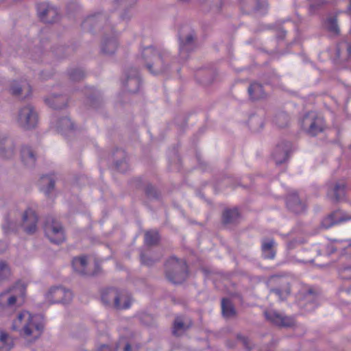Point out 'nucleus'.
Masks as SVG:
<instances>
[{"instance_id": "obj_37", "label": "nucleus", "mask_w": 351, "mask_h": 351, "mask_svg": "<svg viewBox=\"0 0 351 351\" xmlns=\"http://www.w3.org/2000/svg\"><path fill=\"white\" fill-rule=\"evenodd\" d=\"M159 240V235L156 231H149L145 233V241L147 245H154Z\"/></svg>"}, {"instance_id": "obj_16", "label": "nucleus", "mask_w": 351, "mask_h": 351, "mask_svg": "<svg viewBox=\"0 0 351 351\" xmlns=\"http://www.w3.org/2000/svg\"><path fill=\"white\" fill-rule=\"evenodd\" d=\"M14 144L11 139H0V156L1 157L10 158L14 155Z\"/></svg>"}, {"instance_id": "obj_10", "label": "nucleus", "mask_w": 351, "mask_h": 351, "mask_svg": "<svg viewBox=\"0 0 351 351\" xmlns=\"http://www.w3.org/2000/svg\"><path fill=\"white\" fill-rule=\"evenodd\" d=\"M38 217L32 208H27L22 215L21 226L24 231L29 234H34L37 230Z\"/></svg>"}, {"instance_id": "obj_14", "label": "nucleus", "mask_w": 351, "mask_h": 351, "mask_svg": "<svg viewBox=\"0 0 351 351\" xmlns=\"http://www.w3.org/2000/svg\"><path fill=\"white\" fill-rule=\"evenodd\" d=\"M271 280L277 282L280 285V287L278 289H274L271 290V292L276 293L280 300H283L290 294V288L287 280L285 278H280L277 276H272Z\"/></svg>"}, {"instance_id": "obj_9", "label": "nucleus", "mask_w": 351, "mask_h": 351, "mask_svg": "<svg viewBox=\"0 0 351 351\" xmlns=\"http://www.w3.org/2000/svg\"><path fill=\"white\" fill-rule=\"evenodd\" d=\"M72 293L61 287L51 288L46 294L47 300L51 303L69 302L72 298Z\"/></svg>"}, {"instance_id": "obj_18", "label": "nucleus", "mask_w": 351, "mask_h": 351, "mask_svg": "<svg viewBox=\"0 0 351 351\" xmlns=\"http://www.w3.org/2000/svg\"><path fill=\"white\" fill-rule=\"evenodd\" d=\"M190 321H185L184 317H178L173 324V332L175 335H182L191 326Z\"/></svg>"}, {"instance_id": "obj_6", "label": "nucleus", "mask_w": 351, "mask_h": 351, "mask_svg": "<svg viewBox=\"0 0 351 351\" xmlns=\"http://www.w3.org/2000/svg\"><path fill=\"white\" fill-rule=\"evenodd\" d=\"M16 123L24 130L34 128L38 123V114L33 106L26 105L21 108L16 117Z\"/></svg>"}, {"instance_id": "obj_19", "label": "nucleus", "mask_w": 351, "mask_h": 351, "mask_svg": "<svg viewBox=\"0 0 351 351\" xmlns=\"http://www.w3.org/2000/svg\"><path fill=\"white\" fill-rule=\"evenodd\" d=\"M14 347V339L7 332L0 329V351H10Z\"/></svg>"}, {"instance_id": "obj_45", "label": "nucleus", "mask_w": 351, "mask_h": 351, "mask_svg": "<svg viewBox=\"0 0 351 351\" xmlns=\"http://www.w3.org/2000/svg\"><path fill=\"white\" fill-rule=\"evenodd\" d=\"M346 253L349 254L351 253V243H348L346 242Z\"/></svg>"}, {"instance_id": "obj_17", "label": "nucleus", "mask_w": 351, "mask_h": 351, "mask_svg": "<svg viewBox=\"0 0 351 351\" xmlns=\"http://www.w3.org/2000/svg\"><path fill=\"white\" fill-rule=\"evenodd\" d=\"M21 160L25 165L29 167H33L36 163V156L33 150L29 146H23L21 149Z\"/></svg>"}, {"instance_id": "obj_38", "label": "nucleus", "mask_w": 351, "mask_h": 351, "mask_svg": "<svg viewBox=\"0 0 351 351\" xmlns=\"http://www.w3.org/2000/svg\"><path fill=\"white\" fill-rule=\"evenodd\" d=\"M193 40L192 35H188L184 40H180V55L186 52L190 48Z\"/></svg>"}, {"instance_id": "obj_5", "label": "nucleus", "mask_w": 351, "mask_h": 351, "mask_svg": "<svg viewBox=\"0 0 351 351\" xmlns=\"http://www.w3.org/2000/svg\"><path fill=\"white\" fill-rule=\"evenodd\" d=\"M166 276L173 283L182 282L187 277L185 261L171 257L166 264Z\"/></svg>"}, {"instance_id": "obj_26", "label": "nucleus", "mask_w": 351, "mask_h": 351, "mask_svg": "<svg viewBox=\"0 0 351 351\" xmlns=\"http://www.w3.org/2000/svg\"><path fill=\"white\" fill-rule=\"evenodd\" d=\"M101 351H134L130 344L125 339H121L118 344L114 346H104Z\"/></svg>"}, {"instance_id": "obj_32", "label": "nucleus", "mask_w": 351, "mask_h": 351, "mask_svg": "<svg viewBox=\"0 0 351 351\" xmlns=\"http://www.w3.org/2000/svg\"><path fill=\"white\" fill-rule=\"evenodd\" d=\"M239 217V210L237 208L225 210L223 219L226 223H234Z\"/></svg>"}, {"instance_id": "obj_42", "label": "nucleus", "mask_w": 351, "mask_h": 351, "mask_svg": "<svg viewBox=\"0 0 351 351\" xmlns=\"http://www.w3.org/2000/svg\"><path fill=\"white\" fill-rule=\"evenodd\" d=\"M76 74H77L79 76H75V73H73L71 75V77L73 80H80L83 76L82 73L80 71H77Z\"/></svg>"}, {"instance_id": "obj_44", "label": "nucleus", "mask_w": 351, "mask_h": 351, "mask_svg": "<svg viewBox=\"0 0 351 351\" xmlns=\"http://www.w3.org/2000/svg\"><path fill=\"white\" fill-rule=\"evenodd\" d=\"M141 261L143 264L149 265L151 264V262H149L148 260L146 259V257L145 255H141Z\"/></svg>"}, {"instance_id": "obj_27", "label": "nucleus", "mask_w": 351, "mask_h": 351, "mask_svg": "<svg viewBox=\"0 0 351 351\" xmlns=\"http://www.w3.org/2000/svg\"><path fill=\"white\" fill-rule=\"evenodd\" d=\"M248 93L252 99H259L265 96L262 86L256 82L252 83L248 88Z\"/></svg>"}, {"instance_id": "obj_40", "label": "nucleus", "mask_w": 351, "mask_h": 351, "mask_svg": "<svg viewBox=\"0 0 351 351\" xmlns=\"http://www.w3.org/2000/svg\"><path fill=\"white\" fill-rule=\"evenodd\" d=\"M48 16L45 19V23H53L58 19V12L53 6L51 8H48Z\"/></svg>"}, {"instance_id": "obj_28", "label": "nucleus", "mask_w": 351, "mask_h": 351, "mask_svg": "<svg viewBox=\"0 0 351 351\" xmlns=\"http://www.w3.org/2000/svg\"><path fill=\"white\" fill-rule=\"evenodd\" d=\"M66 98L62 95H51L45 99L46 103L53 108H61L66 105Z\"/></svg>"}, {"instance_id": "obj_2", "label": "nucleus", "mask_w": 351, "mask_h": 351, "mask_svg": "<svg viewBox=\"0 0 351 351\" xmlns=\"http://www.w3.org/2000/svg\"><path fill=\"white\" fill-rule=\"evenodd\" d=\"M26 285L23 282H18L8 291L0 293V313L4 315L9 308L19 307L25 302Z\"/></svg>"}, {"instance_id": "obj_24", "label": "nucleus", "mask_w": 351, "mask_h": 351, "mask_svg": "<svg viewBox=\"0 0 351 351\" xmlns=\"http://www.w3.org/2000/svg\"><path fill=\"white\" fill-rule=\"evenodd\" d=\"M10 91L14 95H19L23 91L25 92L26 95H28L31 92V88L25 81H21L20 84L16 81H14L11 84Z\"/></svg>"}, {"instance_id": "obj_30", "label": "nucleus", "mask_w": 351, "mask_h": 351, "mask_svg": "<svg viewBox=\"0 0 351 351\" xmlns=\"http://www.w3.org/2000/svg\"><path fill=\"white\" fill-rule=\"evenodd\" d=\"M117 42L114 38L106 39L102 44V51L106 54H112L117 49Z\"/></svg>"}, {"instance_id": "obj_21", "label": "nucleus", "mask_w": 351, "mask_h": 351, "mask_svg": "<svg viewBox=\"0 0 351 351\" xmlns=\"http://www.w3.org/2000/svg\"><path fill=\"white\" fill-rule=\"evenodd\" d=\"M328 196L333 202H338L343 199L345 197V184L343 183L337 184L328 192Z\"/></svg>"}, {"instance_id": "obj_36", "label": "nucleus", "mask_w": 351, "mask_h": 351, "mask_svg": "<svg viewBox=\"0 0 351 351\" xmlns=\"http://www.w3.org/2000/svg\"><path fill=\"white\" fill-rule=\"evenodd\" d=\"M52 5L47 3H42L38 5L37 10L40 18L45 21L47 16H48V8H51Z\"/></svg>"}, {"instance_id": "obj_11", "label": "nucleus", "mask_w": 351, "mask_h": 351, "mask_svg": "<svg viewBox=\"0 0 351 351\" xmlns=\"http://www.w3.org/2000/svg\"><path fill=\"white\" fill-rule=\"evenodd\" d=\"M265 315L267 319L280 326H291L294 324L295 322L292 317L284 316L283 315L274 310L266 311L265 312Z\"/></svg>"}, {"instance_id": "obj_3", "label": "nucleus", "mask_w": 351, "mask_h": 351, "mask_svg": "<svg viewBox=\"0 0 351 351\" xmlns=\"http://www.w3.org/2000/svg\"><path fill=\"white\" fill-rule=\"evenodd\" d=\"M141 57L147 69L153 74L162 73L167 68L166 56L152 47L144 49Z\"/></svg>"}, {"instance_id": "obj_1", "label": "nucleus", "mask_w": 351, "mask_h": 351, "mask_svg": "<svg viewBox=\"0 0 351 351\" xmlns=\"http://www.w3.org/2000/svg\"><path fill=\"white\" fill-rule=\"evenodd\" d=\"M11 329L27 339L35 340L43 333V318L40 315L33 314L28 311H19L12 321Z\"/></svg>"}, {"instance_id": "obj_33", "label": "nucleus", "mask_w": 351, "mask_h": 351, "mask_svg": "<svg viewBox=\"0 0 351 351\" xmlns=\"http://www.w3.org/2000/svg\"><path fill=\"white\" fill-rule=\"evenodd\" d=\"M337 56L339 57L343 56V58H348L351 54V46L347 42L341 43L337 48Z\"/></svg>"}, {"instance_id": "obj_31", "label": "nucleus", "mask_w": 351, "mask_h": 351, "mask_svg": "<svg viewBox=\"0 0 351 351\" xmlns=\"http://www.w3.org/2000/svg\"><path fill=\"white\" fill-rule=\"evenodd\" d=\"M221 311L223 316L228 318L235 314L232 304L228 299H223L221 301Z\"/></svg>"}, {"instance_id": "obj_8", "label": "nucleus", "mask_w": 351, "mask_h": 351, "mask_svg": "<svg viewBox=\"0 0 351 351\" xmlns=\"http://www.w3.org/2000/svg\"><path fill=\"white\" fill-rule=\"evenodd\" d=\"M45 232L51 242L60 243L64 241V232L61 224L53 219H49L45 225Z\"/></svg>"}, {"instance_id": "obj_41", "label": "nucleus", "mask_w": 351, "mask_h": 351, "mask_svg": "<svg viewBox=\"0 0 351 351\" xmlns=\"http://www.w3.org/2000/svg\"><path fill=\"white\" fill-rule=\"evenodd\" d=\"M324 3V0H310V6L312 8H315L316 6L322 5Z\"/></svg>"}, {"instance_id": "obj_15", "label": "nucleus", "mask_w": 351, "mask_h": 351, "mask_svg": "<svg viewBox=\"0 0 351 351\" xmlns=\"http://www.w3.org/2000/svg\"><path fill=\"white\" fill-rule=\"evenodd\" d=\"M289 209L295 213H302L305 210V205L300 200L296 193L289 195L287 199Z\"/></svg>"}, {"instance_id": "obj_22", "label": "nucleus", "mask_w": 351, "mask_h": 351, "mask_svg": "<svg viewBox=\"0 0 351 351\" xmlns=\"http://www.w3.org/2000/svg\"><path fill=\"white\" fill-rule=\"evenodd\" d=\"M275 242L273 239H264L262 242L263 256L265 258L273 259L275 256Z\"/></svg>"}, {"instance_id": "obj_7", "label": "nucleus", "mask_w": 351, "mask_h": 351, "mask_svg": "<svg viewBox=\"0 0 351 351\" xmlns=\"http://www.w3.org/2000/svg\"><path fill=\"white\" fill-rule=\"evenodd\" d=\"M302 129L309 135L316 136L322 132L325 123L322 117L318 116L316 113L311 112L307 113L302 120Z\"/></svg>"}, {"instance_id": "obj_13", "label": "nucleus", "mask_w": 351, "mask_h": 351, "mask_svg": "<svg viewBox=\"0 0 351 351\" xmlns=\"http://www.w3.org/2000/svg\"><path fill=\"white\" fill-rule=\"evenodd\" d=\"M124 86L130 93H136L138 90L141 80L136 70L131 69L126 75L125 81L123 82Z\"/></svg>"}, {"instance_id": "obj_12", "label": "nucleus", "mask_w": 351, "mask_h": 351, "mask_svg": "<svg viewBox=\"0 0 351 351\" xmlns=\"http://www.w3.org/2000/svg\"><path fill=\"white\" fill-rule=\"evenodd\" d=\"M291 148V145L289 142H282L277 145L272 154L276 164H282L288 159Z\"/></svg>"}, {"instance_id": "obj_39", "label": "nucleus", "mask_w": 351, "mask_h": 351, "mask_svg": "<svg viewBox=\"0 0 351 351\" xmlns=\"http://www.w3.org/2000/svg\"><path fill=\"white\" fill-rule=\"evenodd\" d=\"M10 276V270L8 265L3 261L0 262V281L8 278Z\"/></svg>"}, {"instance_id": "obj_20", "label": "nucleus", "mask_w": 351, "mask_h": 351, "mask_svg": "<svg viewBox=\"0 0 351 351\" xmlns=\"http://www.w3.org/2000/svg\"><path fill=\"white\" fill-rule=\"evenodd\" d=\"M55 180L51 176H43L39 180L40 191L49 195L54 189Z\"/></svg>"}, {"instance_id": "obj_46", "label": "nucleus", "mask_w": 351, "mask_h": 351, "mask_svg": "<svg viewBox=\"0 0 351 351\" xmlns=\"http://www.w3.org/2000/svg\"><path fill=\"white\" fill-rule=\"evenodd\" d=\"M342 278H347V279H348V278H351V277H348V276H346V275H345V274H342Z\"/></svg>"}, {"instance_id": "obj_25", "label": "nucleus", "mask_w": 351, "mask_h": 351, "mask_svg": "<svg viewBox=\"0 0 351 351\" xmlns=\"http://www.w3.org/2000/svg\"><path fill=\"white\" fill-rule=\"evenodd\" d=\"M74 270L82 275H87L90 273L86 271L87 258L85 256L74 258L72 261Z\"/></svg>"}, {"instance_id": "obj_43", "label": "nucleus", "mask_w": 351, "mask_h": 351, "mask_svg": "<svg viewBox=\"0 0 351 351\" xmlns=\"http://www.w3.org/2000/svg\"><path fill=\"white\" fill-rule=\"evenodd\" d=\"M7 247V244L3 241H0V253H3V252H5Z\"/></svg>"}, {"instance_id": "obj_23", "label": "nucleus", "mask_w": 351, "mask_h": 351, "mask_svg": "<svg viewBox=\"0 0 351 351\" xmlns=\"http://www.w3.org/2000/svg\"><path fill=\"white\" fill-rule=\"evenodd\" d=\"M350 219H351V216H348L347 214L342 212L337 211L332 213L330 216L328 217V219H326V221L328 220L330 221V223H324V225L326 228H328L330 226L344 222Z\"/></svg>"}, {"instance_id": "obj_4", "label": "nucleus", "mask_w": 351, "mask_h": 351, "mask_svg": "<svg viewBox=\"0 0 351 351\" xmlns=\"http://www.w3.org/2000/svg\"><path fill=\"white\" fill-rule=\"evenodd\" d=\"M101 300L104 303L113 305L114 308L119 310L127 309L130 307L132 304V298L130 293L124 290H108L102 295Z\"/></svg>"}, {"instance_id": "obj_34", "label": "nucleus", "mask_w": 351, "mask_h": 351, "mask_svg": "<svg viewBox=\"0 0 351 351\" xmlns=\"http://www.w3.org/2000/svg\"><path fill=\"white\" fill-rule=\"evenodd\" d=\"M325 27L333 34H338L339 32L337 19L335 16L328 17L324 23Z\"/></svg>"}, {"instance_id": "obj_35", "label": "nucleus", "mask_w": 351, "mask_h": 351, "mask_svg": "<svg viewBox=\"0 0 351 351\" xmlns=\"http://www.w3.org/2000/svg\"><path fill=\"white\" fill-rule=\"evenodd\" d=\"M56 127L58 130L67 131L73 128V123L69 118L64 117L57 121Z\"/></svg>"}, {"instance_id": "obj_29", "label": "nucleus", "mask_w": 351, "mask_h": 351, "mask_svg": "<svg viewBox=\"0 0 351 351\" xmlns=\"http://www.w3.org/2000/svg\"><path fill=\"white\" fill-rule=\"evenodd\" d=\"M18 226L11 214L5 217L4 222L2 224V228L5 234L16 231Z\"/></svg>"}]
</instances>
